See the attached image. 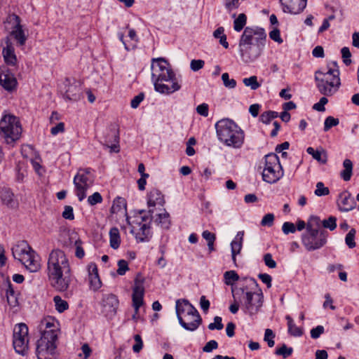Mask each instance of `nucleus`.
Instances as JSON below:
<instances>
[{
	"label": "nucleus",
	"mask_w": 359,
	"mask_h": 359,
	"mask_svg": "<svg viewBox=\"0 0 359 359\" xmlns=\"http://www.w3.org/2000/svg\"><path fill=\"white\" fill-rule=\"evenodd\" d=\"M233 299H238L243 312L250 317L256 316L264 303V294L258 283L252 278H245L240 287H232Z\"/></svg>",
	"instance_id": "1"
},
{
	"label": "nucleus",
	"mask_w": 359,
	"mask_h": 359,
	"mask_svg": "<svg viewBox=\"0 0 359 359\" xmlns=\"http://www.w3.org/2000/svg\"><path fill=\"white\" fill-rule=\"evenodd\" d=\"M161 211L153 216V214H148L145 210H141L134 217L132 222L130 221L129 217H126L128 224L131 226L130 232L135 234L137 241L145 242L149 240L151 236L150 224L152 220L154 224L162 229L170 228L171 224L170 214L165 209H163Z\"/></svg>",
	"instance_id": "2"
},
{
	"label": "nucleus",
	"mask_w": 359,
	"mask_h": 359,
	"mask_svg": "<svg viewBox=\"0 0 359 359\" xmlns=\"http://www.w3.org/2000/svg\"><path fill=\"white\" fill-rule=\"evenodd\" d=\"M71 268L65 253L55 249L51 251L48 261V277L50 285L58 292H65L70 284Z\"/></svg>",
	"instance_id": "3"
},
{
	"label": "nucleus",
	"mask_w": 359,
	"mask_h": 359,
	"mask_svg": "<svg viewBox=\"0 0 359 359\" xmlns=\"http://www.w3.org/2000/svg\"><path fill=\"white\" fill-rule=\"evenodd\" d=\"M151 78L155 90L161 93L170 94L180 89L169 63L162 57L151 60Z\"/></svg>",
	"instance_id": "4"
},
{
	"label": "nucleus",
	"mask_w": 359,
	"mask_h": 359,
	"mask_svg": "<svg viewBox=\"0 0 359 359\" xmlns=\"http://www.w3.org/2000/svg\"><path fill=\"white\" fill-rule=\"evenodd\" d=\"M215 128L219 140L225 145L239 149L243 144L244 133L232 120L222 119L216 123Z\"/></svg>",
	"instance_id": "5"
},
{
	"label": "nucleus",
	"mask_w": 359,
	"mask_h": 359,
	"mask_svg": "<svg viewBox=\"0 0 359 359\" xmlns=\"http://www.w3.org/2000/svg\"><path fill=\"white\" fill-rule=\"evenodd\" d=\"M175 310L179 323L184 330L194 332L201 324L202 318L198 311L187 299H177Z\"/></svg>",
	"instance_id": "6"
},
{
	"label": "nucleus",
	"mask_w": 359,
	"mask_h": 359,
	"mask_svg": "<svg viewBox=\"0 0 359 359\" xmlns=\"http://www.w3.org/2000/svg\"><path fill=\"white\" fill-rule=\"evenodd\" d=\"M315 81L320 93L325 96L334 95L341 85L339 71L327 67L315 72Z\"/></svg>",
	"instance_id": "7"
},
{
	"label": "nucleus",
	"mask_w": 359,
	"mask_h": 359,
	"mask_svg": "<svg viewBox=\"0 0 359 359\" xmlns=\"http://www.w3.org/2000/svg\"><path fill=\"white\" fill-rule=\"evenodd\" d=\"M11 250L14 259L20 261L29 271L36 272L40 269L39 257L26 241L18 242Z\"/></svg>",
	"instance_id": "8"
},
{
	"label": "nucleus",
	"mask_w": 359,
	"mask_h": 359,
	"mask_svg": "<svg viewBox=\"0 0 359 359\" xmlns=\"http://www.w3.org/2000/svg\"><path fill=\"white\" fill-rule=\"evenodd\" d=\"M22 128L19 118L5 114L0 120V137L5 143L13 147L22 135Z\"/></svg>",
	"instance_id": "9"
},
{
	"label": "nucleus",
	"mask_w": 359,
	"mask_h": 359,
	"mask_svg": "<svg viewBox=\"0 0 359 359\" xmlns=\"http://www.w3.org/2000/svg\"><path fill=\"white\" fill-rule=\"evenodd\" d=\"M262 174L263 180L269 184L276 183L283 177L284 172L277 155L271 154L265 156Z\"/></svg>",
	"instance_id": "10"
},
{
	"label": "nucleus",
	"mask_w": 359,
	"mask_h": 359,
	"mask_svg": "<svg viewBox=\"0 0 359 359\" xmlns=\"http://www.w3.org/2000/svg\"><path fill=\"white\" fill-rule=\"evenodd\" d=\"M94 183V176L90 169H79L74 177L75 194L79 201H82L86 197V191Z\"/></svg>",
	"instance_id": "11"
},
{
	"label": "nucleus",
	"mask_w": 359,
	"mask_h": 359,
	"mask_svg": "<svg viewBox=\"0 0 359 359\" xmlns=\"http://www.w3.org/2000/svg\"><path fill=\"white\" fill-rule=\"evenodd\" d=\"M266 34L263 28L246 27L241 36L238 46L252 44L258 49L264 46Z\"/></svg>",
	"instance_id": "12"
},
{
	"label": "nucleus",
	"mask_w": 359,
	"mask_h": 359,
	"mask_svg": "<svg viewBox=\"0 0 359 359\" xmlns=\"http://www.w3.org/2000/svg\"><path fill=\"white\" fill-rule=\"evenodd\" d=\"M13 346L16 353L22 355L27 353L29 349L28 327L25 323L15 326L13 334Z\"/></svg>",
	"instance_id": "13"
},
{
	"label": "nucleus",
	"mask_w": 359,
	"mask_h": 359,
	"mask_svg": "<svg viewBox=\"0 0 359 359\" xmlns=\"http://www.w3.org/2000/svg\"><path fill=\"white\" fill-rule=\"evenodd\" d=\"M302 243L308 251H313L322 248L327 242V235L324 231L318 229L306 230L302 236Z\"/></svg>",
	"instance_id": "14"
},
{
	"label": "nucleus",
	"mask_w": 359,
	"mask_h": 359,
	"mask_svg": "<svg viewBox=\"0 0 359 359\" xmlns=\"http://www.w3.org/2000/svg\"><path fill=\"white\" fill-rule=\"evenodd\" d=\"M100 140L101 143L110 148L111 151H119V130L116 123L111 124L103 133V137Z\"/></svg>",
	"instance_id": "15"
},
{
	"label": "nucleus",
	"mask_w": 359,
	"mask_h": 359,
	"mask_svg": "<svg viewBox=\"0 0 359 359\" xmlns=\"http://www.w3.org/2000/svg\"><path fill=\"white\" fill-rule=\"evenodd\" d=\"M59 89L63 97L67 100L76 101L81 97V85L74 79H65L60 85Z\"/></svg>",
	"instance_id": "16"
},
{
	"label": "nucleus",
	"mask_w": 359,
	"mask_h": 359,
	"mask_svg": "<svg viewBox=\"0 0 359 359\" xmlns=\"http://www.w3.org/2000/svg\"><path fill=\"white\" fill-rule=\"evenodd\" d=\"M118 299L114 294H104L100 302L101 313L108 319H111L116 314Z\"/></svg>",
	"instance_id": "17"
},
{
	"label": "nucleus",
	"mask_w": 359,
	"mask_h": 359,
	"mask_svg": "<svg viewBox=\"0 0 359 359\" xmlns=\"http://www.w3.org/2000/svg\"><path fill=\"white\" fill-rule=\"evenodd\" d=\"M57 337L41 335V338L36 341V354L38 359L46 354L53 355L56 348Z\"/></svg>",
	"instance_id": "18"
},
{
	"label": "nucleus",
	"mask_w": 359,
	"mask_h": 359,
	"mask_svg": "<svg viewBox=\"0 0 359 359\" xmlns=\"http://www.w3.org/2000/svg\"><path fill=\"white\" fill-rule=\"evenodd\" d=\"M5 22L12 24L13 29L11 32V36L17 41L19 46H24L27 41V36L22 29L20 17L14 13L11 14L6 18Z\"/></svg>",
	"instance_id": "19"
},
{
	"label": "nucleus",
	"mask_w": 359,
	"mask_h": 359,
	"mask_svg": "<svg viewBox=\"0 0 359 359\" xmlns=\"http://www.w3.org/2000/svg\"><path fill=\"white\" fill-rule=\"evenodd\" d=\"M38 330L41 335L57 337L59 324L55 318L48 316L40 321Z\"/></svg>",
	"instance_id": "20"
},
{
	"label": "nucleus",
	"mask_w": 359,
	"mask_h": 359,
	"mask_svg": "<svg viewBox=\"0 0 359 359\" xmlns=\"http://www.w3.org/2000/svg\"><path fill=\"white\" fill-rule=\"evenodd\" d=\"M165 203L164 195L156 189H153L147 194L148 214H154L156 206L163 207Z\"/></svg>",
	"instance_id": "21"
},
{
	"label": "nucleus",
	"mask_w": 359,
	"mask_h": 359,
	"mask_svg": "<svg viewBox=\"0 0 359 359\" xmlns=\"http://www.w3.org/2000/svg\"><path fill=\"white\" fill-rule=\"evenodd\" d=\"M144 293V289L143 283L135 280V285L133 290V306L135 308V314L133 316V318L136 320V316L138 313L140 307L143 304V297Z\"/></svg>",
	"instance_id": "22"
},
{
	"label": "nucleus",
	"mask_w": 359,
	"mask_h": 359,
	"mask_svg": "<svg viewBox=\"0 0 359 359\" xmlns=\"http://www.w3.org/2000/svg\"><path fill=\"white\" fill-rule=\"evenodd\" d=\"M0 84L7 90H12L17 85L15 77L6 66L0 67Z\"/></svg>",
	"instance_id": "23"
},
{
	"label": "nucleus",
	"mask_w": 359,
	"mask_h": 359,
	"mask_svg": "<svg viewBox=\"0 0 359 359\" xmlns=\"http://www.w3.org/2000/svg\"><path fill=\"white\" fill-rule=\"evenodd\" d=\"M285 13L293 15L300 13L306 6L307 0H280Z\"/></svg>",
	"instance_id": "24"
},
{
	"label": "nucleus",
	"mask_w": 359,
	"mask_h": 359,
	"mask_svg": "<svg viewBox=\"0 0 359 359\" xmlns=\"http://www.w3.org/2000/svg\"><path fill=\"white\" fill-rule=\"evenodd\" d=\"M89 286L93 291L98 290L102 286V282L98 275L97 265L90 263L88 265Z\"/></svg>",
	"instance_id": "25"
},
{
	"label": "nucleus",
	"mask_w": 359,
	"mask_h": 359,
	"mask_svg": "<svg viewBox=\"0 0 359 359\" xmlns=\"http://www.w3.org/2000/svg\"><path fill=\"white\" fill-rule=\"evenodd\" d=\"M239 51L243 60L250 62L255 60L260 55L261 49H258L255 45L249 44L239 46Z\"/></svg>",
	"instance_id": "26"
},
{
	"label": "nucleus",
	"mask_w": 359,
	"mask_h": 359,
	"mask_svg": "<svg viewBox=\"0 0 359 359\" xmlns=\"http://www.w3.org/2000/svg\"><path fill=\"white\" fill-rule=\"evenodd\" d=\"M0 199L2 203L9 208L15 209L18 207V200L9 189L3 188L0 190Z\"/></svg>",
	"instance_id": "27"
},
{
	"label": "nucleus",
	"mask_w": 359,
	"mask_h": 359,
	"mask_svg": "<svg viewBox=\"0 0 359 359\" xmlns=\"http://www.w3.org/2000/svg\"><path fill=\"white\" fill-rule=\"evenodd\" d=\"M339 208L341 211L348 212L355 207V201L351 195L348 193H343L339 198Z\"/></svg>",
	"instance_id": "28"
},
{
	"label": "nucleus",
	"mask_w": 359,
	"mask_h": 359,
	"mask_svg": "<svg viewBox=\"0 0 359 359\" xmlns=\"http://www.w3.org/2000/svg\"><path fill=\"white\" fill-rule=\"evenodd\" d=\"M3 56L5 62L11 66H15L17 65V57L15 54L14 48L10 43L9 39H7V44L5 48H3Z\"/></svg>",
	"instance_id": "29"
},
{
	"label": "nucleus",
	"mask_w": 359,
	"mask_h": 359,
	"mask_svg": "<svg viewBox=\"0 0 359 359\" xmlns=\"http://www.w3.org/2000/svg\"><path fill=\"white\" fill-rule=\"evenodd\" d=\"M243 236V233L238 232L236 238L231 243L232 260L234 263H236V255H238L242 249Z\"/></svg>",
	"instance_id": "30"
},
{
	"label": "nucleus",
	"mask_w": 359,
	"mask_h": 359,
	"mask_svg": "<svg viewBox=\"0 0 359 359\" xmlns=\"http://www.w3.org/2000/svg\"><path fill=\"white\" fill-rule=\"evenodd\" d=\"M6 294L8 304L11 307H15L18 305V294L10 282L8 283Z\"/></svg>",
	"instance_id": "31"
},
{
	"label": "nucleus",
	"mask_w": 359,
	"mask_h": 359,
	"mask_svg": "<svg viewBox=\"0 0 359 359\" xmlns=\"http://www.w3.org/2000/svg\"><path fill=\"white\" fill-rule=\"evenodd\" d=\"M110 247L114 250L119 248L121 243V237L118 228L113 227L109 231Z\"/></svg>",
	"instance_id": "32"
},
{
	"label": "nucleus",
	"mask_w": 359,
	"mask_h": 359,
	"mask_svg": "<svg viewBox=\"0 0 359 359\" xmlns=\"http://www.w3.org/2000/svg\"><path fill=\"white\" fill-rule=\"evenodd\" d=\"M285 319L287 321L288 332L291 335L294 337H300L303 334L302 329L294 324V320L290 316H286Z\"/></svg>",
	"instance_id": "33"
},
{
	"label": "nucleus",
	"mask_w": 359,
	"mask_h": 359,
	"mask_svg": "<svg viewBox=\"0 0 359 359\" xmlns=\"http://www.w3.org/2000/svg\"><path fill=\"white\" fill-rule=\"evenodd\" d=\"M344 170L341 172V177L344 181H349L353 170V163L350 159H345L343 162Z\"/></svg>",
	"instance_id": "34"
},
{
	"label": "nucleus",
	"mask_w": 359,
	"mask_h": 359,
	"mask_svg": "<svg viewBox=\"0 0 359 359\" xmlns=\"http://www.w3.org/2000/svg\"><path fill=\"white\" fill-rule=\"evenodd\" d=\"M344 170L341 172V177L344 181H349L353 170V163L350 159H345L343 162Z\"/></svg>",
	"instance_id": "35"
},
{
	"label": "nucleus",
	"mask_w": 359,
	"mask_h": 359,
	"mask_svg": "<svg viewBox=\"0 0 359 359\" xmlns=\"http://www.w3.org/2000/svg\"><path fill=\"white\" fill-rule=\"evenodd\" d=\"M306 151L309 154L311 155L314 159H316L320 163H326L327 156L325 153H322L319 151H316L313 147H308Z\"/></svg>",
	"instance_id": "36"
},
{
	"label": "nucleus",
	"mask_w": 359,
	"mask_h": 359,
	"mask_svg": "<svg viewBox=\"0 0 359 359\" xmlns=\"http://www.w3.org/2000/svg\"><path fill=\"white\" fill-rule=\"evenodd\" d=\"M247 23V16L244 13H241L233 21V29L236 32H241Z\"/></svg>",
	"instance_id": "37"
},
{
	"label": "nucleus",
	"mask_w": 359,
	"mask_h": 359,
	"mask_svg": "<svg viewBox=\"0 0 359 359\" xmlns=\"http://www.w3.org/2000/svg\"><path fill=\"white\" fill-rule=\"evenodd\" d=\"M203 238L207 241L209 251L211 252L215 250L214 243L216 239L215 234L206 230L202 233Z\"/></svg>",
	"instance_id": "38"
},
{
	"label": "nucleus",
	"mask_w": 359,
	"mask_h": 359,
	"mask_svg": "<svg viewBox=\"0 0 359 359\" xmlns=\"http://www.w3.org/2000/svg\"><path fill=\"white\" fill-rule=\"evenodd\" d=\"M126 203L124 198L118 197L114 201L113 205L111 208V212L114 214L117 213L123 209L126 210Z\"/></svg>",
	"instance_id": "39"
},
{
	"label": "nucleus",
	"mask_w": 359,
	"mask_h": 359,
	"mask_svg": "<svg viewBox=\"0 0 359 359\" xmlns=\"http://www.w3.org/2000/svg\"><path fill=\"white\" fill-rule=\"evenodd\" d=\"M55 309L59 313H62L69 309V304L67 301L62 299L60 296H55L53 298Z\"/></svg>",
	"instance_id": "40"
},
{
	"label": "nucleus",
	"mask_w": 359,
	"mask_h": 359,
	"mask_svg": "<svg viewBox=\"0 0 359 359\" xmlns=\"http://www.w3.org/2000/svg\"><path fill=\"white\" fill-rule=\"evenodd\" d=\"M224 278L226 285H232L239 279V276L235 271H228L224 273Z\"/></svg>",
	"instance_id": "41"
},
{
	"label": "nucleus",
	"mask_w": 359,
	"mask_h": 359,
	"mask_svg": "<svg viewBox=\"0 0 359 359\" xmlns=\"http://www.w3.org/2000/svg\"><path fill=\"white\" fill-rule=\"evenodd\" d=\"M356 234V230L352 228L345 237V243L346 245L352 249L355 247L356 243L355 242V237Z\"/></svg>",
	"instance_id": "42"
},
{
	"label": "nucleus",
	"mask_w": 359,
	"mask_h": 359,
	"mask_svg": "<svg viewBox=\"0 0 359 359\" xmlns=\"http://www.w3.org/2000/svg\"><path fill=\"white\" fill-rule=\"evenodd\" d=\"M322 226V221L318 216H311L306 226V230L318 229Z\"/></svg>",
	"instance_id": "43"
},
{
	"label": "nucleus",
	"mask_w": 359,
	"mask_h": 359,
	"mask_svg": "<svg viewBox=\"0 0 359 359\" xmlns=\"http://www.w3.org/2000/svg\"><path fill=\"white\" fill-rule=\"evenodd\" d=\"M322 226L325 229L334 231L337 228V218L334 216H330L327 219L322 221Z\"/></svg>",
	"instance_id": "44"
},
{
	"label": "nucleus",
	"mask_w": 359,
	"mask_h": 359,
	"mask_svg": "<svg viewBox=\"0 0 359 359\" xmlns=\"http://www.w3.org/2000/svg\"><path fill=\"white\" fill-rule=\"evenodd\" d=\"M243 83L246 86L250 87L252 90H257L259 88L260 84L257 81V77L256 76H252L249 78H245L243 80Z\"/></svg>",
	"instance_id": "45"
},
{
	"label": "nucleus",
	"mask_w": 359,
	"mask_h": 359,
	"mask_svg": "<svg viewBox=\"0 0 359 359\" xmlns=\"http://www.w3.org/2000/svg\"><path fill=\"white\" fill-rule=\"evenodd\" d=\"M314 194L317 196H327L330 194V190L328 187H325L323 182H318L316 184V189Z\"/></svg>",
	"instance_id": "46"
},
{
	"label": "nucleus",
	"mask_w": 359,
	"mask_h": 359,
	"mask_svg": "<svg viewBox=\"0 0 359 359\" xmlns=\"http://www.w3.org/2000/svg\"><path fill=\"white\" fill-rule=\"evenodd\" d=\"M339 123V121L337 118L331 116L327 117L324 123V130L328 131L332 127L337 126Z\"/></svg>",
	"instance_id": "47"
},
{
	"label": "nucleus",
	"mask_w": 359,
	"mask_h": 359,
	"mask_svg": "<svg viewBox=\"0 0 359 359\" xmlns=\"http://www.w3.org/2000/svg\"><path fill=\"white\" fill-rule=\"evenodd\" d=\"M274 337H275V334L273 333L272 330L268 328L265 330L264 339L265 341L267 342L268 346L269 347H273L274 346V344H275V341L273 340Z\"/></svg>",
	"instance_id": "48"
},
{
	"label": "nucleus",
	"mask_w": 359,
	"mask_h": 359,
	"mask_svg": "<svg viewBox=\"0 0 359 359\" xmlns=\"http://www.w3.org/2000/svg\"><path fill=\"white\" fill-rule=\"evenodd\" d=\"M222 79L224 85L226 88H234L236 86V81L233 79H230L228 73H224L222 75Z\"/></svg>",
	"instance_id": "49"
},
{
	"label": "nucleus",
	"mask_w": 359,
	"mask_h": 359,
	"mask_svg": "<svg viewBox=\"0 0 359 359\" xmlns=\"http://www.w3.org/2000/svg\"><path fill=\"white\" fill-rule=\"evenodd\" d=\"M222 319L219 316H215L214 318V323H211L208 325V329L210 330H220L223 329L224 325L222 323Z\"/></svg>",
	"instance_id": "50"
},
{
	"label": "nucleus",
	"mask_w": 359,
	"mask_h": 359,
	"mask_svg": "<svg viewBox=\"0 0 359 359\" xmlns=\"http://www.w3.org/2000/svg\"><path fill=\"white\" fill-rule=\"evenodd\" d=\"M292 348H288L285 344H283L280 348L276 349V354L283 355L284 358H286L292 353Z\"/></svg>",
	"instance_id": "51"
},
{
	"label": "nucleus",
	"mask_w": 359,
	"mask_h": 359,
	"mask_svg": "<svg viewBox=\"0 0 359 359\" xmlns=\"http://www.w3.org/2000/svg\"><path fill=\"white\" fill-rule=\"evenodd\" d=\"M74 245L76 247L75 256L79 259L83 258L85 255V252L82 247L81 241L80 239H76L75 241Z\"/></svg>",
	"instance_id": "52"
},
{
	"label": "nucleus",
	"mask_w": 359,
	"mask_h": 359,
	"mask_svg": "<svg viewBox=\"0 0 359 359\" xmlns=\"http://www.w3.org/2000/svg\"><path fill=\"white\" fill-rule=\"evenodd\" d=\"M102 201V197L99 192H95L93 195L88 196V203L90 205H95Z\"/></svg>",
	"instance_id": "53"
},
{
	"label": "nucleus",
	"mask_w": 359,
	"mask_h": 359,
	"mask_svg": "<svg viewBox=\"0 0 359 359\" xmlns=\"http://www.w3.org/2000/svg\"><path fill=\"white\" fill-rule=\"evenodd\" d=\"M129 270L128 262L124 259H120L118 262L117 273L123 276Z\"/></svg>",
	"instance_id": "54"
},
{
	"label": "nucleus",
	"mask_w": 359,
	"mask_h": 359,
	"mask_svg": "<svg viewBox=\"0 0 359 359\" xmlns=\"http://www.w3.org/2000/svg\"><path fill=\"white\" fill-rule=\"evenodd\" d=\"M274 221V215L272 213H268L265 215L262 221H261V225L263 226H271L273 224Z\"/></svg>",
	"instance_id": "55"
},
{
	"label": "nucleus",
	"mask_w": 359,
	"mask_h": 359,
	"mask_svg": "<svg viewBox=\"0 0 359 359\" xmlns=\"http://www.w3.org/2000/svg\"><path fill=\"white\" fill-rule=\"evenodd\" d=\"M282 231L285 234L287 235L290 233H294L296 227L293 223L286 222L283 224Z\"/></svg>",
	"instance_id": "56"
},
{
	"label": "nucleus",
	"mask_w": 359,
	"mask_h": 359,
	"mask_svg": "<svg viewBox=\"0 0 359 359\" xmlns=\"http://www.w3.org/2000/svg\"><path fill=\"white\" fill-rule=\"evenodd\" d=\"M328 100L325 97H322L320 101L313 106V109L318 111H325V105L327 103Z\"/></svg>",
	"instance_id": "57"
},
{
	"label": "nucleus",
	"mask_w": 359,
	"mask_h": 359,
	"mask_svg": "<svg viewBox=\"0 0 359 359\" xmlns=\"http://www.w3.org/2000/svg\"><path fill=\"white\" fill-rule=\"evenodd\" d=\"M341 55L344 60V62L346 65H349L351 63V60L350 57H351V53L349 50V48L347 47H344L341 48Z\"/></svg>",
	"instance_id": "58"
},
{
	"label": "nucleus",
	"mask_w": 359,
	"mask_h": 359,
	"mask_svg": "<svg viewBox=\"0 0 359 359\" xmlns=\"http://www.w3.org/2000/svg\"><path fill=\"white\" fill-rule=\"evenodd\" d=\"M134 339H135V344L133 346V350L135 353H139L143 346V342H142V338H141L140 335L135 334L134 336Z\"/></svg>",
	"instance_id": "59"
},
{
	"label": "nucleus",
	"mask_w": 359,
	"mask_h": 359,
	"mask_svg": "<svg viewBox=\"0 0 359 359\" xmlns=\"http://www.w3.org/2000/svg\"><path fill=\"white\" fill-rule=\"evenodd\" d=\"M62 217L66 219L73 220L74 219L73 208L70 205L65 206Z\"/></svg>",
	"instance_id": "60"
},
{
	"label": "nucleus",
	"mask_w": 359,
	"mask_h": 359,
	"mask_svg": "<svg viewBox=\"0 0 359 359\" xmlns=\"http://www.w3.org/2000/svg\"><path fill=\"white\" fill-rule=\"evenodd\" d=\"M324 327L323 325H318L317 327L311 329L310 333L312 339H318L324 332Z\"/></svg>",
	"instance_id": "61"
},
{
	"label": "nucleus",
	"mask_w": 359,
	"mask_h": 359,
	"mask_svg": "<svg viewBox=\"0 0 359 359\" xmlns=\"http://www.w3.org/2000/svg\"><path fill=\"white\" fill-rule=\"evenodd\" d=\"M269 37L278 43H282L283 41L280 37V30L278 28H274L269 32Z\"/></svg>",
	"instance_id": "62"
},
{
	"label": "nucleus",
	"mask_w": 359,
	"mask_h": 359,
	"mask_svg": "<svg viewBox=\"0 0 359 359\" xmlns=\"http://www.w3.org/2000/svg\"><path fill=\"white\" fill-rule=\"evenodd\" d=\"M264 261L268 267L271 269H274L276 267V262L273 259L272 255L270 253L264 255Z\"/></svg>",
	"instance_id": "63"
},
{
	"label": "nucleus",
	"mask_w": 359,
	"mask_h": 359,
	"mask_svg": "<svg viewBox=\"0 0 359 359\" xmlns=\"http://www.w3.org/2000/svg\"><path fill=\"white\" fill-rule=\"evenodd\" d=\"M218 344L215 340L209 341L203 348V351L206 353H210L212 350L217 348Z\"/></svg>",
	"instance_id": "64"
}]
</instances>
